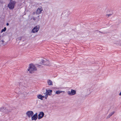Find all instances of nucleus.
I'll use <instances>...</instances> for the list:
<instances>
[{"label": "nucleus", "instance_id": "1", "mask_svg": "<svg viewBox=\"0 0 121 121\" xmlns=\"http://www.w3.org/2000/svg\"><path fill=\"white\" fill-rule=\"evenodd\" d=\"M36 70V68L35 65H34L33 64H30L29 69H28V71H29L30 73H32L34 72V71H35Z\"/></svg>", "mask_w": 121, "mask_h": 121}, {"label": "nucleus", "instance_id": "2", "mask_svg": "<svg viewBox=\"0 0 121 121\" xmlns=\"http://www.w3.org/2000/svg\"><path fill=\"white\" fill-rule=\"evenodd\" d=\"M16 3L15 1H12L10 0V2L8 5V7L10 9H13L14 8Z\"/></svg>", "mask_w": 121, "mask_h": 121}, {"label": "nucleus", "instance_id": "3", "mask_svg": "<svg viewBox=\"0 0 121 121\" xmlns=\"http://www.w3.org/2000/svg\"><path fill=\"white\" fill-rule=\"evenodd\" d=\"M26 114L30 118L33 116L34 114V113L32 111H29L26 112Z\"/></svg>", "mask_w": 121, "mask_h": 121}, {"label": "nucleus", "instance_id": "4", "mask_svg": "<svg viewBox=\"0 0 121 121\" xmlns=\"http://www.w3.org/2000/svg\"><path fill=\"white\" fill-rule=\"evenodd\" d=\"M39 29V26L38 25L35 26L33 29L32 31V32L33 33H35L37 32Z\"/></svg>", "mask_w": 121, "mask_h": 121}, {"label": "nucleus", "instance_id": "5", "mask_svg": "<svg viewBox=\"0 0 121 121\" xmlns=\"http://www.w3.org/2000/svg\"><path fill=\"white\" fill-rule=\"evenodd\" d=\"M52 90H46V91L45 93H44V94L47 95H50L52 94Z\"/></svg>", "mask_w": 121, "mask_h": 121}, {"label": "nucleus", "instance_id": "6", "mask_svg": "<svg viewBox=\"0 0 121 121\" xmlns=\"http://www.w3.org/2000/svg\"><path fill=\"white\" fill-rule=\"evenodd\" d=\"M68 93L69 95H73L76 94V91L73 90L71 89V91H68Z\"/></svg>", "mask_w": 121, "mask_h": 121}, {"label": "nucleus", "instance_id": "7", "mask_svg": "<svg viewBox=\"0 0 121 121\" xmlns=\"http://www.w3.org/2000/svg\"><path fill=\"white\" fill-rule=\"evenodd\" d=\"M31 120H36L38 118L37 114L36 113L33 116L31 117Z\"/></svg>", "mask_w": 121, "mask_h": 121}, {"label": "nucleus", "instance_id": "8", "mask_svg": "<svg viewBox=\"0 0 121 121\" xmlns=\"http://www.w3.org/2000/svg\"><path fill=\"white\" fill-rule=\"evenodd\" d=\"M44 115V114L43 112H41L38 115V119H41L43 117Z\"/></svg>", "mask_w": 121, "mask_h": 121}, {"label": "nucleus", "instance_id": "9", "mask_svg": "<svg viewBox=\"0 0 121 121\" xmlns=\"http://www.w3.org/2000/svg\"><path fill=\"white\" fill-rule=\"evenodd\" d=\"M42 10V8H39L37 9L36 12V13L38 14H40L41 13Z\"/></svg>", "mask_w": 121, "mask_h": 121}, {"label": "nucleus", "instance_id": "10", "mask_svg": "<svg viewBox=\"0 0 121 121\" xmlns=\"http://www.w3.org/2000/svg\"><path fill=\"white\" fill-rule=\"evenodd\" d=\"M37 97L38 99H39L41 100H42L43 98H44V96H42L41 95L39 94L37 95Z\"/></svg>", "mask_w": 121, "mask_h": 121}, {"label": "nucleus", "instance_id": "11", "mask_svg": "<svg viewBox=\"0 0 121 121\" xmlns=\"http://www.w3.org/2000/svg\"><path fill=\"white\" fill-rule=\"evenodd\" d=\"M48 85L50 86H52L53 85L52 82L49 79L48 80Z\"/></svg>", "mask_w": 121, "mask_h": 121}, {"label": "nucleus", "instance_id": "12", "mask_svg": "<svg viewBox=\"0 0 121 121\" xmlns=\"http://www.w3.org/2000/svg\"><path fill=\"white\" fill-rule=\"evenodd\" d=\"M5 107H2L0 108V111L3 112H4L5 111Z\"/></svg>", "mask_w": 121, "mask_h": 121}, {"label": "nucleus", "instance_id": "13", "mask_svg": "<svg viewBox=\"0 0 121 121\" xmlns=\"http://www.w3.org/2000/svg\"><path fill=\"white\" fill-rule=\"evenodd\" d=\"M6 30V27H5L3 29H2L1 31V33H2L3 32H4Z\"/></svg>", "mask_w": 121, "mask_h": 121}, {"label": "nucleus", "instance_id": "14", "mask_svg": "<svg viewBox=\"0 0 121 121\" xmlns=\"http://www.w3.org/2000/svg\"><path fill=\"white\" fill-rule=\"evenodd\" d=\"M62 92L61 91H57L56 92V94H59L61 92Z\"/></svg>", "mask_w": 121, "mask_h": 121}, {"label": "nucleus", "instance_id": "15", "mask_svg": "<svg viewBox=\"0 0 121 121\" xmlns=\"http://www.w3.org/2000/svg\"><path fill=\"white\" fill-rule=\"evenodd\" d=\"M114 113V112H113L111 113L109 115V117L111 116Z\"/></svg>", "mask_w": 121, "mask_h": 121}, {"label": "nucleus", "instance_id": "16", "mask_svg": "<svg viewBox=\"0 0 121 121\" xmlns=\"http://www.w3.org/2000/svg\"><path fill=\"white\" fill-rule=\"evenodd\" d=\"M112 15V14H107L106 15V16L107 17H109L111 16Z\"/></svg>", "mask_w": 121, "mask_h": 121}, {"label": "nucleus", "instance_id": "17", "mask_svg": "<svg viewBox=\"0 0 121 121\" xmlns=\"http://www.w3.org/2000/svg\"><path fill=\"white\" fill-rule=\"evenodd\" d=\"M48 97V95H45V96H44V97H45V99H47Z\"/></svg>", "mask_w": 121, "mask_h": 121}, {"label": "nucleus", "instance_id": "18", "mask_svg": "<svg viewBox=\"0 0 121 121\" xmlns=\"http://www.w3.org/2000/svg\"><path fill=\"white\" fill-rule=\"evenodd\" d=\"M46 63H49V61H47H47H46Z\"/></svg>", "mask_w": 121, "mask_h": 121}, {"label": "nucleus", "instance_id": "19", "mask_svg": "<svg viewBox=\"0 0 121 121\" xmlns=\"http://www.w3.org/2000/svg\"><path fill=\"white\" fill-rule=\"evenodd\" d=\"M9 23H7L6 25H7V26H8L9 25Z\"/></svg>", "mask_w": 121, "mask_h": 121}, {"label": "nucleus", "instance_id": "20", "mask_svg": "<svg viewBox=\"0 0 121 121\" xmlns=\"http://www.w3.org/2000/svg\"><path fill=\"white\" fill-rule=\"evenodd\" d=\"M119 95H121V92H120V93L119 94Z\"/></svg>", "mask_w": 121, "mask_h": 121}, {"label": "nucleus", "instance_id": "21", "mask_svg": "<svg viewBox=\"0 0 121 121\" xmlns=\"http://www.w3.org/2000/svg\"><path fill=\"white\" fill-rule=\"evenodd\" d=\"M45 65H49V64H45Z\"/></svg>", "mask_w": 121, "mask_h": 121}, {"label": "nucleus", "instance_id": "22", "mask_svg": "<svg viewBox=\"0 0 121 121\" xmlns=\"http://www.w3.org/2000/svg\"><path fill=\"white\" fill-rule=\"evenodd\" d=\"M33 20H35V18L34 17L33 18Z\"/></svg>", "mask_w": 121, "mask_h": 121}, {"label": "nucleus", "instance_id": "23", "mask_svg": "<svg viewBox=\"0 0 121 121\" xmlns=\"http://www.w3.org/2000/svg\"><path fill=\"white\" fill-rule=\"evenodd\" d=\"M2 42H4V40H2Z\"/></svg>", "mask_w": 121, "mask_h": 121}]
</instances>
